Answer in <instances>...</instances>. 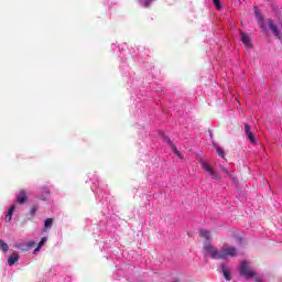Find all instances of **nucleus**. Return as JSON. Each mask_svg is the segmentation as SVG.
<instances>
[{
    "instance_id": "obj_10",
    "label": "nucleus",
    "mask_w": 282,
    "mask_h": 282,
    "mask_svg": "<svg viewBox=\"0 0 282 282\" xmlns=\"http://www.w3.org/2000/svg\"><path fill=\"white\" fill-rule=\"evenodd\" d=\"M19 261V254L17 252L11 253V256L8 259L9 265H14Z\"/></svg>"
},
{
    "instance_id": "obj_6",
    "label": "nucleus",
    "mask_w": 282,
    "mask_h": 282,
    "mask_svg": "<svg viewBox=\"0 0 282 282\" xmlns=\"http://www.w3.org/2000/svg\"><path fill=\"white\" fill-rule=\"evenodd\" d=\"M17 202H18V204L23 206V204H25V202H28V191H25V189L20 191L19 194L17 195Z\"/></svg>"
},
{
    "instance_id": "obj_20",
    "label": "nucleus",
    "mask_w": 282,
    "mask_h": 282,
    "mask_svg": "<svg viewBox=\"0 0 282 282\" xmlns=\"http://www.w3.org/2000/svg\"><path fill=\"white\" fill-rule=\"evenodd\" d=\"M214 6H216V10H221V2L219 0H213Z\"/></svg>"
},
{
    "instance_id": "obj_11",
    "label": "nucleus",
    "mask_w": 282,
    "mask_h": 282,
    "mask_svg": "<svg viewBox=\"0 0 282 282\" xmlns=\"http://www.w3.org/2000/svg\"><path fill=\"white\" fill-rule=\"evenodd\" d=\"M199 236L203 237V239H206V241H210V231L206 229H199Z\"/></svg>"
},
{
    "instance_id": "obj_17",
    "label": "nucleus",
    "mask_w": 282,
    "mask_h": 282,
    "mask_svg": "<svg viewBox=\"0 0 282 282\" xmlns=\"http://www.w3.org/2000/svg\"><path fill=\"white\" fill-rule=\"evenodd\" d=\"M216 152L218 153L219 158H226V152L221 148H217Z\"/></svg>"
},
{
    "instance_id": "obj_1",
    "label": "nucleus",
    "mask_w": 282,
    "mask_h": 282,
    "mask_svg": "<svg viewBox=\"0 0 282 282\" xmlns=\"http://www.w3.org/2000/svg\"><path fill=\"white\" fill-rule=\"evenodd\" d=\"M204 250L207 252V254H210L212 259L216 260H226L229 257H237V248L232 246H224L221 250H217L215 247H213V245L206 243L204 246Z\"/></svg>"
},
{
    "instance_id": "obj_9",
    "label": "nucleus",
    "mask_w": 282,
    "mask_h": 282,
    "mask_svg": "<svg viewBox=\"0 0 282 282\" xmlns=\"http://www.w3.org/2000/svg\"><path fill=\"white\" fill-rule=\"evenodd\" d=\"M220 270L224 274V278L226 279V281H230V269L226 265V264H220Z\"/></svg>"
},
{
    "instance_id": "obj_4",
    "label": "nucleus",
    "mask_w": 282,
    "mask_h": 282,
    "mask_svg": "<svg viewBox=\"0 0 282 282\" xmlns=\"http://www.w3.org/2000/svg\"><path fill=\"white\" fill-rule=\"evenodd\" d=\"M35 246L36 242L34 240H31L29 242L18 243L15 248H18V250H21V252H30V250H32V248H34Z\"/></svg>"
},
{
    "instance_id": "obj_2",
    "label": "nucleus",
    "mask_w": 282,
    "mask_h": 282,
    "mask_svg": "<svg viewBox=\"0 0 282 282\" xmlns=\"http://www.w3.org/2000/svg\"><path fill=\"white\" fill-rule=\"evenodd\" d=\"M200 165H202V169H203L206 173H208V175L212 176V178H214V180H216V181L221 180V174L217 173V172L213 169V166H210V164H208V163L205 162V161H202V162H200Z\"/></svg>"
},
{
    "instance_id": "obj_5",
    "label": "nucleus",
    "mask_w": 282,
    "mask_h": 282,
    "mask_svg": "<svg viewBox=\"0 0 282 282\" xmlns=\"http://www.w3.org/2000/svg\"><path fill=\"white\" fill-rule=\"evenodd\" d=\"M245 134L251 144H257V138L254 137V133H252V128L248 123H245Z\"/></svg>"
},
{
    "instance_id": "obj_3",
    "label": "nucleus",
    "mask_w": 282,
    "mask_h": 282,
    "mask_svg": "<svg viewBox=\"0 0 282 282\" xmlns=\"http://www.w3.org/2000/svg\"><path fill=\"white\" fill-rule=\"evenodd\" d=\"M240 274L241 276H245V279H252L257 273L250 269L248 262L243 261L240 263Z\"/></svg>"
},
{
    "instance_id": "obj_16",
    "label": "nucleus",
    "mask_w": 282,
    "mask_h": 282,
    "mask_svg": "<svg viewBox=\"0 0 282 282\" xmlns=\"http://www.w3.org/2000/svg\"><path fill=\"white\" fill-rule=\"evenodd\" d=\"M0 248L4 252H8V250L10 249V247L3 240H0Z\"/></svg>"
},
{
    "instance_id": "obj_15",
    "label": "nucleus",
    "mask_w": 282,
    "mask_h": 282,
    "mask_svg": "<svg viewBox=\"0 0 282 282\" xmlns=\"http://www.w3.org/2000/svg\"><path fill=\"white\" fill-rule=\"evenodd\" d=\"M45 241H47V238H46V237H43V238L40 240L37 247L35 248L34 253L41 251V248H43V245L45 243Z\"/></svg>"
},
{
    "instance_id": "obj_18",
    "label": "nucleus",
    "mask_w": 282,
    "mask_h": 282,
    "mask_svg": "<svg viewBox=\"0 0 282 282\" xmlns=\"http://www.w3.org/2000/svg\"><path fill=\"white\" fill-rule=\"evenodd\" d=\"M223 173H226L229 177H232V172H229L224 165H219Z\"/></svg>"
},
{
    "instance_id": "obj_22",
    "label": "nucleus",
    "mask_w": 282,
    "mask_h": 282,
    "mask_svg": "<svg viewBox=\"0 0 282 282\" xmlns=\"http://www.w3.org/2000/svg\"><path fill=\"white\" fill-rule=\"evenodd\" d=\"M254 281H256V282H263V281H261V279H259V278H257Z\"/></svg>"
},
{
    "instance_id": "obj_19",
    "label": "nucleus",
    "mask_w": 282,
    "mask_h": 282,
    "mask_svg": "<svg viewBox=\"0 0 282 282\" xmlns=\"http://www.w3.org/2000/svg\"><path fill=\"white\" fill-rule=\"evenodd\" d=\"M36 210H39V205H33V207L30 210L31 217H34V215H36Z\"/></svg>"
},
{
    "instance_id": "obj_21",
    "label": "nucleus",
    "mask_w": 282,
    "mask_h": 282,
    "mask_svg": "<svg viewBox=\"0 0 282 282\" xmlns=\"http://www.w3.org/2000/svg\"><path fill=\"white\" fill-rule=\"evenodd\" d=\"M145 1V8H149V6H151V1L153 0H144Z\"/></svg>"
},
{
    "instance_id": "obj_14",
    "label": "nucleus",
    "mask_w": 282,
    "mask_h": 282,
    "mask_svg": "<svg viewBox=\"0 0 282 282\" xmlns=\"http://www.w3.org/2000/svg\"><path fill=\"white\" fill-rule=\"evenodd\" d=\"M52 224H54V219L53 218H47L44 221V232H46L47 230H50V228H52Z\"/></svg>"
},
{
    "instance_id": "obj_7",
    "label": "nucleus",
    "mask_w": 282,
    "mask_h": 282,
    "mask_svg": "<svg viewBox=\"0 0 282 282\" xmlns=\"http://www.w3.org/2000/svg\"><path fill=\"white\" fill-rule=\"evenodd\" d=\"M269 28L272 31V33L274 34V36H276L280 40L282 39L281 31H279V28L276 26V24H274V22H272V20L269 21Z\"/></svg>"
},
{
    "instance_id": "obj_12",
    "label": "nucleus",
    "mask_w": 282,
    "mask_h": 282,
    "mask_svg": "<svg viewBox=\"0 0 282 282\" xmlns=\"http://www.w3.org/2000/svg\"><path fill=\"white\" fill-rule=\"evenodd\" d=\"M164 140H165V142H167V144L171 145L172 151H174V153H175L176 155H178V158H180V155H181V154H180V151H177V147H175V145L173 144V142H171V139L167 138V137H165Z\"/></svg>"
},
{
    "instance_id": "obj_8",
    "label": "nucleus",
    "mask_w": 282,
    "mask_h": 282,
    "mask_svg": "<svg viewBox=\"0 0 282 282\" xmlns=\"http://www.w3.org/2000/svg\"><path fill=\"white\" fill-rule=\"evenodd\" d=\"M240 36H241V42L243 43V45H246V47H250L252 45V40L248 34H246V32L240 31Z\"/></svg>"
},
{
    "instance_id": "obj_13",
    "label": "nucleus",
    "mask_w": 282,
    "mask_h": 282,
    "mask_svg": "<svg viewBox=\"0 0 282 282\" xmlns=\"http://www.w3.org/2000/svg\"><path fill=\"white\" fill-rule=\"evenodd\" d=\"M14 208H15L14 205L11 206V208L9 209L7 216L4 217V220L7 221V224L10 223V221H12V215H13V213H14Z\"/></svg>"
}]
</instances>
